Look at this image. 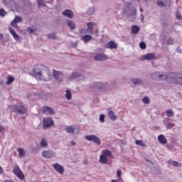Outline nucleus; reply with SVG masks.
<instances>
[{"label":"nucleus","mask_w":182,"mask_h":182,"mask_svg":"<svg viewBox=\"0 0 182 182\" xmlns=\"http://www.w3.org/2000/svg\"><path fill=\"white\" fill-rule=\"evenodd\" d=\"M30 75L33 76L37 80H43V70H42V65H36L33 67V70L30 71Z\"/></svg>","instance_id":"f257e3e1"},{"label":"nucleus","mask_w":182,"mask_h":182,"mask_svg":"<svg viewBox=\"0 0 182 182\" xmlns=\"http://www.w3.org/2000/svg\"><path fill=\"white\" fill-rule=\"evenodd\" d=\"M10 110L17 114L28 115V108H26L23 103L10 106Z\"/></svg>","instance_id":"f03ea898"},{"label":"nucleus","mask_w":182,"mask_h":182,"mask_svg":"<svg viewBox=\"0 0 182 182\" xmlns=\"http://www.w3.org/2000/svg\"><path fill=\"white\" fill-rule=\"evenodd\" d=\"M173 75L174 73H166L165 72L159 71L156 82H164L166 80V82H173Z\"/></svg>","instance_id":"7ed1b4c3"},{"label":"nucleus","mask_w":182,"mask_h":182,"mask_svg":"<svg viewBox=\"0 0 182 182\" xmlns=\"http://www.w3.org/2000/svg\"><path fill=\"white\" fill-rule=\"evenodd\" d=\"M124 15H132V14H137V9L132 4L125 5L122 10Z\"/></svg>","instance_id":"20e7f679"},{"label":"nucleus","mask_w":182,"mask_h":182,"mask_svg":"<svg viewBox=\"0 0 182 182\" xmlns=\"http://www.w3.org/2000/svg\"><path fill=\"white\" fill-rule=\"evenodd\" d=\"M86 140L88 141H93L95 144H97V146H100V139L97 137L96 135L90 134V135H87L85 136Z\"/></svg>","instance_id":"39448f33"},{"label":"nucleus","mask_w":182,"mask_h":182,"mask_svg":"<svg viewBox=\"0 0 182 182\" xmlns=\"http://www.w3.org/2000/svg\"><path fill=\"white\" fill-rule=\"evenodd\" d=\"M14 173L20 180H24L25 179V175H23V173H22V171L21 170L19 166H16V167L14 168Z\"/></svg>","instance_id":"423d86ee"},{"label":"nucleus","mask_w":182,"mask_h":182,"mask_svg":"<svg viewBox=\"0 0 182 182\" xmlns=\"http://www.w3.org/2000/svg\"><path fill=\"white\" fill-rule=\"evenodd\" d=\"M107 55L103 53H100L97 54L96 56L94 57V60L99 61V62H103L105 60H107Z\"/></svg>","instance_id":"0eeeda50"},{"label":"nucleus","mask_w":182,"mask_h":182,"mask_svg":"<svg viewBox=\"0 0 182 182\" xmlns=\"http://www.w3.org/2000/svg\"><path fill=\"white\" fill-rule=\"evenodd\" d=\"M173 80H174L175 83H177V85L182 86V73H173Z\"/></svg>","instance_id":"6e6552de"},{"label":"nucleus","mask_w":182,"mask_h":182,"mask_svg":"<svg viewBox=\"0 0 182 182\" xmlns=\"http://www.w3.org/2000/svg\"><path fill=\"white\" fill-rule=\"evenodd\" d=\"M53 167L57 173H59V174H63V173H65V167L58 163L54 164Z\"/></svg>","instance_id":"1a4fd4ad"},{"label":"nucleus","mask_w":182,"mask_h":182,"mask_svg":"<svg viewBox=\"0 0 182 182\" xmlns=\"http://www.w3.org/2000/svg\"><path fill=\"white\" fill-rule=\"evenodd\" d=\"M154 59H156V54L155 53H148L145 54L143 55L141 58L140 60L142 62L144 60H153Z\"/></svg>","instance_id":"9d476101"},{"label":"nucleus","mask_w":182,"mask_h":182,"mask_svg":"<svg viewBox=\"0 0 182 182\" xmlns=\"http://www.w3.org/2000/svg\"><path fill=\"white\" fill-rule=\"evenodd\" d=\"M19 22H22V17L16 16L14 19L11 22V25L13 28H18V23H19Z\"/></svg>","instance_id":"9b49d317"},{"label":"nucleus","mask_w":182,"mask_h":182,"mask_svg":"<svg viewBox=\"0 0 182 182\" xmlns=\"http://www.w3.org/2000/svg\"><path fill=\"white\" fill-rule=\"evenodd\" d=\"M70 79H79V80H85V76L80 73H73Z\"/></svg>","instance_id":"f8f14e48"},{"label":"nucleus","mask_w":182,"mask_h":182,"mask_svg":"<svg viewBox=\"0 0 182 182\" xmlns=\"http://www.w3.org/2000/svg\"><path fill=\"white\" fill-rule=\"evenodd\" d=\"M63 16H66L67 18H69L70 19H73V16H75V14H73V11L72 10L65 9L63 11Z\"/></svg>","instance_id":"ddd939ff"},{"label":"nucleus","mask_w":182,"mask_h":182,"mask_svg":"<svg viewBox=\"0 0 182 182\" xmlns=\"http://www.w3.org/2000/svg\"><path fill=\"white\" fill-rule=\"evenodd\" d=\"M9 31L10 33L12 35L14 39H15V41L21 40V37L19 36V35H18V33H16V31H15V29L12 28L11 27H9Z\"/></svg>","instance_id":"4468645a"},{"label":"nucleus","mask_w":182,"mask_h":182,"mask_svg":"<svg viewBox=\"0 0 182 182\" xmlns=\"http://www.w3.org/2000/svg\"><path fill=\"white\" fill-rule=\"evenodd\" d=\"M132 83H133L134 86H137L139 85H143V80L140 78H131L130 79Z\"/></svg>","instance_id":"2eb2a0df"},{"label":"nucleus","mask_w":182,"mask_h":182,"mask_svg":"<svg viewBox=\"0 0 182 182\" xmlns=\"http://www.w3.org/2000/svg\"><path fill=\"white\" fill-rule=\"evenodd\" d=\"M55 124V121L51 117L46 118V129H49V127H52Z\"/></svg>","instance_id":"dca6fc26"},{"label":"nucleus","mask_w":182,"mask_h":182,"mask_svg":"<svg viewBox=\"0 0 182 182\" xmlns=\"http://www.w3.org/2000/svg\"><path fill=\"white\" fill-rule=\"evenodd\" d=\"M107 48H109V49H117V44H116L114 41H110L107 43Z\"/></svg>","instance_id":"f3484780"},{"label":"nucleus","mask_w":182,"mask_h":182,"mask_svg":"<svg viewBox=\"0 0 182 182\" xmlns=\"http://www.w3.org/2000/svg\"><path fill=\"white\" fill-rule=\"evenodd\" d=\"M158 141L159 143H161V144H167V139H166V136H164L163 134H160L158 136Z\"/></svg>","instance_id":"a211bd4d"},{"label":"nucleus","mask_w":182,"mask_h":182,"mask_svg":"<svg viewBox=\"0 0 182 182\" xmlns=\"http://www.w3.org/2000/svg\"><path fill=\"white\" fill-rule=\"evenodd\" d=\"M159 71H154V72L151 73L149 74L150 78L152 80H156L157 82V79L159 77Z\"/></svg>","instance_id":"6ab92c4d"},{"label":"nucleus","mask_w":182,"mask_h":182,"mask_svg":"<svg viewBox=\"0 0 182 182\" xmlns=\"http://www.w3.org/2000/svg\"><path fill=\"white\" fill-rule=\"evenodd\" d=\"M67 25L69 26L71 31H75V29H76V24L75 23V21L72 20L67 21Z\"/></svg>","instance_id":"aec40b11"},{"label":"nucleus","mask_w":182,"mask_h":182,"mask_svg":"<svg viewBox=\"0 0 182 182\" xmlns=\"http://www.w3.org/2000/svg\"><path fill=\"white\" fill-rule=\"evenodd\" d=\"M108 116H109L111 120H116L117 119V116H116L114 112L112 111L110 109H108Z\"/></svg>","instance_id":"412c9836"},{"label":"nucleus","mask_w":182,"mask_h":182,"mask_svg":"<svg viewBox=\"0 0 182 182\" xmlns=\"http://www.w3.org/2000/svg\"><path fill=\"white\" fill-rule=\"evenodd\" d=\"M93 25H95V23H93L92 22H89L87 26V32L88 33H93Z\"/></svg>","instance_id":"4be33fe9"},{"label":"nucleus","mask_w":182,"mask_h":182,"mask_svg":"<svg viewBox=\"0 0 182 182\" xmlns=\"http://www.w3.org/2000/svg\"><path fill=\"white\" fill-rule=\"evenodd\" d=\"M109 89H110V85L108 83L103 84V82H102L101 92H107Z\"/></svg>","instance_id":"5701e85b"},{"label":"nucleus","mask_w":182,"mask_h":182,"mask_svg":"<svg viewBox=\"0 0 182 182\" xmlns=\"http://www.w3.org/2000/svg\"><path fill=\"white\" fill-rule=\"evenodd\" d=\"M81 41H82L85 43H87L89 41H92V36L85 35L82 37Z\"/></svg>","instance_id":"b1692460"},{"label":"nucleus","mask_w":182,"mask_h":182,"mask_svg":"<svg viewBox=\"0 0 182 182\" xmlns=\"http://www.w3.org/2000/svg\"><path fill=\"white\" fill-rule=\"evenodd\" d=\"M55 109L50 107H46V114H50V116H53L55 114Z\"/></svg>","instance_id":"393cba45"},{"label":"nucleus","mask_w":182,"mask_h":182,"mask_svg":"<svg viewBox=\"0 0 182 182\" xmlns=\"http://www.w3.org/2000/svg\"><path fill=\"white\" fill-rule=\"evenodd\" d=\"M100 163L102 164H107V157L105 155H101L100 156Z\"/></svg>","instance_id":"a878e982"},{"label":"nucleus","mask_w":182,"mask_h":182,"mask_svg":"<svg viewBox=\"0 0 182 182\" xmlns=\"http://www.w3.org/2000/svg\"><path fill=\"white\" fill-rule=\"evenodd\" d=\"M75 127L74 126H70L67 128H65V132H67V133H69L70 134H73L75 133Z\"/></svg>","instance_id":"bb28decb"},{"label":"nucleus","mask_w":182,"mask_h":182,"mask_svg":"<svg viewBox=\"0 0 182 182\" xmlns=\"http://www.w3.org/2000/svg\"><path fill=\"white\" fill-rule=\"evenodd\" d=\"M132 33H134V35H136L139 33V32H140V27H139L138 26H132Z\"/></svg>","instance_id":"cd10ccee"},{"label":"nucleus","mask_w":182,"mask_h":182,"mask_svg":"<svg viewBox=\"0 0 182 182\" xmlns=\"http://www.w3.org/2000/svg\"><path fill=\"white\" fill-rule=\"evenodd\" d=\"M53 157H55V153H53V151H46V159H53Z\"/></svg>","instance_id":"c85d7f7f"},{"label":"nucleus","mask_w":182,"mask_h":182,"mask_svg":"<svg viewBox=\"0 0 182 182\" xmlns=\"http://www.w3.org/2000/svg\"><path fill=\"white\" fill-rule=\"evenodd\" d=\"M167 164L169 166H172V167H177V166H178V162H177L176 161H173L172 159L168 161Z\"/></svg>","instance_id":"c756f323"},{"label":"nucleus","mask_w":182,"mask_h":182,"mask_svg":"<svg viewBox=\"0 0 182 182\" xmlns=\"http://www.w3.org/2000/svg\"><path fill=\"white\" fill-rule=\"evenodd\" d=\"M17 151H18V156L20 157H23V156H25V154H26V152H25V150H23V149H22V148H18Z\"/></svg>","instance_id":"7c9ffc66"},{"label":"nucleus","mask_w":182,"mask_h":182,"mask_svg":"<svg viewBox=\"0 0 182 182\" xmlns=\"http://www.w3.org/2000/svg\"><path fill=\"white\" fill-rule=\"evenodd\" d=\"M93 89H96L97 90H100L102 89V82H95L93 86Z\"/></svg>","instance_id":"2f4dec72"},{"label":"nucleus","mask_w":182,"mask_h":182,"mask_svg":"<svg viewBox=\"0 0 182 182\" xmlns=\"http://www.w3.org/2000/svg\"><path fill=\"white\" fill-rule=\"evenodd\" d=\"M136 13H132V14H128L127 16H128L129 21L133 22V21L136 19Z\"/></svg>","instance_id":"473e14b6"},{"label":"nucleus","mask_w":182,"mask_h":182,"mask_svg":"<svg viewBox=\"0 0 182 182\" xmlns=\"http://www.w3.org/2000/svg\"><path fill=\"white\" fill-rule=\"evenodd\" d=\"M102 153L103 156H107V157H109V156H112V151L109 149L102 150Z\"/></svg>","instance_id":"72a5a7b5"},{"label":"nucleus","mask_w":182,"mask_h":182,"mask_svg":"<svg viewBox=\"0 0 182 182\" xmlns=\"http://www.w3.org/2000/svg\"><path fill=\"white\" fill-rule=\"evenodd\" d=\"M66 93L65 95L66 99L68 100H72V92H70V91L69 90H67L66 91Z\"/></svg>","instance_id":"f704fd0d"},{"label":"nucleus","mask_w":182,"mask_h":182,"mask_svg":"<svg viewBox=\"0 0 182 182\" xmlns=\"http://www.w3.org/2000/svg\"><path fill=\"white\" fill-rule=\"evenodd\" d=\"M164 124H165V127L168 129H173V127H174L175 126V124L173 122L164 123Z\"/></svg>","instance_id":"c9c22d12"},{"label":"nucleus","mask_w":182,"mask_h":182,"mask_svg":"<svg viewBox=\"0 0 182 182\" xmlns=\"http://www.w3.org/2000/svg\"><path fill=\"white\" fill-rule=\"evenodd\" d=\"M14 80H15V78H14V77L9 75L7 77V81L6 82V85H11V83H12V82H14Z\"/></svg>","instance_id":"e433bc0d"},{"label":"nucleus","mask_w":182,"mask_h":182,"mask_svg":"<svg viewBox=\"0 0 182 182\" xmlns=\"http://www.w3.org/2000/svg\"><path fill=\"white\" fill-rule=\"evenodd\" d=\"M166 116H168V117H173V116H174V112H173L172 109H167L166 111Z\"/></svg>","instance_id":"4c0bfd02"},{"label":"nucleus","mask_w":182,"mask_h":182,"mask_svg":"<svg viewBox=\"0 0 182 182\" xmlns=\"http://www.w3.org/2000/svg\"><path fill=\"white\" fill-rule=\"evenodd\" d=\"M135 143L136 144H137V146H141V147H146V144L143 143V141L141 140H136Z\"/></svg>","instance_id":"58836bf2"},{"label":"nucleus","mask_w":182,"mask_h":182,"mask_svg":"<svg viewBox=\"0 0 182 182\" xmlns=\"http://www.w3.org/2000/svg\"><path fill=\"white\" fill-rule=\"evenodd\" d=\"M53 76L55 77V79H59V71L53 70Z\"/></svg>","instance_id":"ea45409f"},{"label":"nucleus","mask_w":182,"mask_h":182,"mask_svg":"<svg viewBox=\"0 0 182 182\" xmlns=\"http://www.w3.org/2000/svg\"><path fill=\"white\" fill-rule=\"evenodd\" d=\"M166 45H174V38H170L166 41Z\"/></svg>","instance_id":"a19ab883"},{"label":"nucleus","mask_w":182,"mask_h":182,"mask_svg":"<svg viewBox=\"0 0 182 182\" xmlns=\"http://www.w3.org/2000/svg\"><path fill=\"white\" fill-rule=\"evenodd\" d=\"M142 102L145 103V105H149V103H150V98H149V97H144L142 99Z\"/></svg>","instance_id":"79ce46f5"},{"label":"nucleus","mask_w":182,"mask_h":182,"mask_svg":"<svg viewBox=\"0 0 182 182\" xmlns=\"http://www.w3.org/2000/svg\"><path fill=\"white\" fill-rule=\"evenodd\" d=\"M47 74L48 76V80H52L53 77V75H52V73H50V70H47Z\"/></svg>","instance_id":"37998d69"},{"label":"nucleus","mask_w":182,"mask_h":182,"mask_svg":"<svg viewBox=\"0 0 182 182\" xmlns=\"http://www.w3.org/2000/svg\"><path fill=\"white\" fill-rule=\"evenodd\" d=\"M106 118V115H105V114H102L100 116V122L101 123H105V119Z\"/></svg>","instance_id":"c03bdc74"},{"label":"nucleus","mask_w":182,"mask_h":182,"mask_svg":"<svg viewBox=\"0 0 182 182\" xmlns=\"http://www.w3.org/2000/svg\"><path fill=\"white\" fill-rule=\"evenodd\" d=\"M176 19H178V21H182V16H181V14H180V11H176Z\"/></svg>","instance_id":"a18cd8bd"},{"label":"nucleus","mask_w":182,"mask_h":182,"mask_svg":"<svg viewBox=\"0 0 182 182\" xmlns=\"http://www.w3.org/2000/svg\"><path fill=\"white\" fill-rule=\"evenodd\" d=\"M139 47L141 48V49H146V48H147V46L146 45V43H144V41H141L139 43Z\"/></svg>","instance_id":"49530a36"},{"label":"nucleus","mask_w":182,"mask_h":182,"mask_svg":"<svg viewBox=\"0 0 182 182\" xmlns=\"http://www.w3.org/2000/svg\"><path fill=\"white\" fill-rule=\"evenodd\" d=\"M94 12H95V9L90 8V9H88V10L87 11V15H93Z\"/></svg>","instance_id":"de8ad7c7"},{"label":"nucleus","mask_w":182,"mask_h":182,"mask_svg":"<svg viewBox=\"0 0 182 182\" xmlns=\"http://www.w3.org/2000/svg\"><path fill=\"white\" fill-rule=\"evenodd\" d=\"M166 4H167V3H166L164 1L157 2L158 6H162V7L166 6Z\"/></svg>","instance_id":"09e8293b"},{"label":"nucleus","mask_w":182,"mask_h":182,"mask_svg":"<svg viewBox=\"0 0 182 182\" xmlns=\"http://www.w3.org/2000/svg\"><path fill=\"white\" fill-rule=\"evenodd\" d=\"M48 39H56V34L55 33H51L48 35Z\"/></svg>","instance_id":"8fccbe9b"},{"label":"nucleus","mask_w":182,"mask_h":182,"mask_svg":"<svg viewBox=\"0 0 182 182\" xmlns=\"http://www.w3.org/2000/svg\"><path fill=\"white\" fill-rule=\"evenodd\" d=\"M5 15H6V12L5 11L4 9H0V16H5Z\"/></svg>","instance_id":"3c124183"},{"label":"nucleus","mask_w":182,"mask_h":182,"mask_svg":"<svg viewBox=\"0 0 182 182\" xmlns=\"http://www.w3.org/2000/svg\"><path fill=\"white\" fill-rule=\"evenodd\" d=\"M37 4L38 6H45V4H43V0H37Z\"/></svg>","instance_id":"603ef678"},{"label":"nucleus","mask_w":182,"mask_h":182,"mask_svg":"<svg viewBox=\"0 0 182 182\" xmlns=\"http://www.w3.org/2000/svg\"><path fill=\"white\" fill-rule=\"evenodd\" d=\"M26 31L28 32V33H33V32H35V31H33V29H32V28H31V27H28L26 29Z\"/></svg>","instance_id":"864d4df0"},{"label":"nucleus","mask_w":182,"mask_h":182,"mask_svg":"<svg viewBox=\"0 0 182 182\" xmlns=\"http://www.w3.org/2000/svg\"><path fill=\"white\" fill-rule=\"evenodd\" d=\"M43 129H46V118L43 119Z\"/></svg>","instance_id":"5fc2aeb1"},{"label":"nucleus","mask_w":182,"mask_h":182,"mask_svg":"<svg viewBox=\"0 0 182 182\" xmlns=\"http://www.w3.org/2000/svg\"><path fill=\"white\" fill-rule=\"evenodd\" d=\"M80 33L81 35H86V29H85V28L80 29Z\"/></svg>","instance_id":"6e6d98bb"},{"label":"nucleus","mask_w":182,"mask_h":182,"mask_svg":"<svg viewBox=\"0 0 182 182\" xmlns=\"http://www.w3.org/2000/svg\"><path fill=\"white\" fill-rule=\"evenodd\" d=\"M41 147H45L46 146V141H45V139H42L41 142Z\"/></svg>","instance_id":"4d7b16f0"},{"label":"nucleus","mask_w":182,"mask_h":182,"mask_svg":"<svg viewBox=\"0 0 182 182\" xmlns=\"http://www.w3.org/2000/svg\"><path fill=\"white\" fill-rule=\"evenodd\" d=\"M133 0H124V3L126 4L125 5H132V1Z\"/></svg>","instance_id":"13d9d810"},{"label":"nucleus","mask_w":182,"mask_h":182,"mask_svg":"<svg viewBox=\"0 0 182 182\" xmlns=\"http://www.w3.org/2000/svg\"><path fill=\"white\" fill-rule=\"evenodd\" d=\"M4 132H5V127L0 125V133H4Z\"/></svg>","instance_id":"bf43d9fd"},{"label":"nucleus","mask_w":182,"mask_h":182,"mask_svg":"<svg viewBox=\"0 0 182 182\" xmlns=\"http://www.w3.org/2000/svg\"><path fill=\"white\" fill-rule=\"evenodd\" d=\"M122 176V171H117V177H121Z\"/></svg>","instance_id":"052dcab7"},{"label":"nucleus","mask_w":182,"mask_h":182,"mask_svg":"<svg viewBox=\"0 0 182 182\" xmlns=\"http://www.w3.org/2000/svg\"><path fill=\"white\" fill-rule=\"evenodd\" d=\"M176 52H178V53H182V49L180 47H178L176 48Z\"/></svg>","instance_id":"680f3d73"},{"label":"nucleus","mask_w":182,"mask_h":182,"mask_svg":"<svg viewBox=\"0 0 182 182\" xmlns=\"http://www.w3.org/2000/svg\"><path fill=\"white\" fill-rule=\"evenodd\" d=\"M164 1L166 4H171V0H161Z\"/></svg>","instance_id":"e2e57ef3"},{"label":"nucleus","mask_w":182,"mask_h":182,"mask_svg":"<svg viewBox=\"0 0 182 182\" xmlns=\"http://www.w3.org/2000/svg\"><path fill=\"white\" fill-rule=\"evenodd\" d=\"M141 22H144V16L143 14H141Z\"/></svg>","instance_id":"0e129e2a"},{"label":"nucleus","mask_w":182,"mask_h":182,"mask_svg":"<svg viewBox=\"0 0 182 182\" xmlns=\"http://www.w3.org/2000/svg\"><path fill=\"white\" fill-rule=\"evenodd\" d=\"M42 155H43V157L46 158V151H43Z\"/></svg>","instance_id":"69168bd1"},{"label":"nucleus","mask_w":182,"mask_h":182,"mask_svg":"<svg viewBox=\"0 0 182 182\" xmlns=\"http://www.w3.org/2000/svg\"><path fill=\"white\" fill-rule=\"evenodd\" d=\"M2 39H4V35L0 33V42L2 41Z\"/></svg>","instance_id":"338daca9"},{"label":"nucleus","mask_w":182,"mask_h":182,"mask_svg":"<svg viewBox=\"0 0 182 182\" xmlns=\"http://www.w3.org/2000/svg\"><path fill=\"white\" fill-rule=\"evenodd\" d=\"M43 113H46V107H43Z\"/></svg>","instance_id":"774afa93"}]
</instances>
